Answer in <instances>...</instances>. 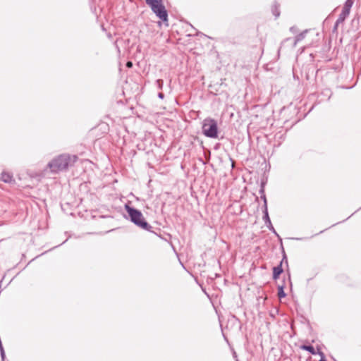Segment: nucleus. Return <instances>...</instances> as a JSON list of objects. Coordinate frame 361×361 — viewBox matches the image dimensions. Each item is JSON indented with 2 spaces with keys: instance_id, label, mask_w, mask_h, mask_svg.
Returning a JSON list of instances; mask_svg holds the SVG:
<instances>
[{
  "instance_id": "17",
  "label": "nucleus",
  "mask_w": 361,
  "mask_h": 361,
  "mask_svg": "<svg viewBox=\"0 0 361 361\" xmlns=\"http://www.w3.org/2000/svg\"><path fill=\"white\" fill-rule=\"evenodd\" d=\"M5 353L2 343L0 345V353Z\"/></svg>"
},
{
  "instance_id": "21",
  "label": "nucleus",
  "mask_w": 361,
  "mask_h": 361,
  "mask_svg": "<svg viewBox=\"0 0 361 361\" xmlns=\"http://www.w3.org/2000/svg\"><path fill=\"white\" fill-rule=\"evenodd\" d=\"M289 40H290V38H289V37H288V38L285 39L282 42L281 45H283L285 42H288V41H289Z\"/></svg>"
},
{
  "instance_id": "24",
  "label": "nucleus",
  "mask_w": 361,
  "mask_h": 361,
  "mask_svg": "<svg viewBox=\"0 0 361 361\" xmlns=\"http://www.w3.org/2000/svg\"><path fill=\"white\" fill-rule=\"evenodd\" d=\"M73 158H74V160H73V162H74L77 157H76V156H74Z\"/></svg>"
},
{
  "instance_id": "22",
  "label": "nucleus",
  "mask_w": 361,
  "mask_h": 361,
  "mask_svg": "<svg viewBox=\"0 0 361 361\" xmlns=\"http://www.w3.org/2000/svg\"><path fill=\"white\" fill-rule=\"evenodd\" d=\"M290 31L292 32H295V27H291L290 28Z\"/></svg>"
},
{
  "instance_id": "13",
  "label": "nucleus",
  "mask_w": 361,
  "mask_h": 361,
  "mask_svg": "<svg viewBox=\"0 0 361 361\" xmlns=\"http://www.w3.org/2000/svg\"><path fill=\"white\" fill-rule=\"evenodd\" d=\"M278 296L279 298H284L286 296V293L283 290V286H279V288H278Z\"/></svg>"
},
{
  "instance_id": "2",
  "label": "nucleus",
  "mask_w": 361,
  "mask_h": 361,
  "mask_svg": "<svg viewBox=\"0 0 361 361\" xmlns=\"http://www.w3.org/2000/svg\"><path fill=\"white\" fill-rule=\"evenodd\" d=\"M71 163V157L68 154H61L48 164L51 172L56 173L66 170Z\"/></svg>"
},
{
  "instance_id": "9",
  "label": "nucleus",
  "mask_w": 361,
  "mask_h": 361,
  "mask_svg": "<svg viewBox=\"0 0 361 361\" xmlns=\"http://www.w3.org/2000/svg\"><path fill=\"white\" fill-rule=\"evenodd\" d=\"M307 32V30H305L302 32H300V34H298L294 39L293 40V47H295L297 44L300 42L301 40H302L305 36H306V33Z\"/></svg>"
},
{
  "instance_id": "23",
  "label": "nucleus",
  "mask_w": 361,
  "mask_h": 361,
  "mask_svg": "<svg viewBox=\"0 0 361 361\" xmlns=\"http://www.w3.org/2000/svg\"><path fill=\"white\" fill-rule=\"evenodd\" d=\"M319 361H327V360H326V358H325V357H324V358H321V359L319 360Z\"/></svg>"
},
{
  "instance_id": "5",
  "label": "nucleus",
  "mask_w": 361,
  "mask_h": 361,
  "mask_svg": "<svg viewBox=\"0 0 361 361\" xmlns=\"http://www.w3.org/2000/svg\"><path fill=\"white\" fill-rule=\"evenodd\" d=\"M354 4L353 0H346L343 6L341 13L338 16V22L343 23L345 19L348 17L350 9Z\"/></svg>"
},
{
  "instance_id": "12",
  "label": "nucleus",
  "mask_w": 361,
  "mask_h": 361,
  "mask_svg": "<svg viewBox=\"0 0 361 361\" xmlns=\"http://www.w3.org/2000/svg\"><path fill=\"white\" fill-rule=\"evenodd\" d=\"M259 192L261 195V198L264 201V204H265V202L267 204V201L266 195L264 194V183H262L261 188H260Z\"/></svg>"
},
{
  "instance_id": "18",
  "label": "nucleus",
  "mask_w": 361,
  "mask_h": 361,
  "mask_svg": "<svg viewBox=\"0 0 361 361\" xmlns=\"http://www.w3.org/2000/svg\"><path fill=\"white\" fill-rule=\"evenodd\" d=\"M1 361L5 360V357H6L5 353H1Z\"/></svg>"
},
{
  "instance_id": "4",
  "label": "nucleus",
  "mask_w": 361,
  "mask_h": 361,
  "mask_svg": "<svg viewBox=\"0 0 361 361\" xmlns=\"http://www.w3.org/2000/svg\"><path fill=\"white\" fill-rule=\"evenodd\" d=\"M202 133L209 138L218 137V126L215 119L210 117L206 118L202 123Z\"/></svg>"
},
{
  "instance_id": "14",
  "label": "nucleus",
  "mask_w": 361,
  "mask_h": 361,
  "mask_svg": "<svg viewBox=\"0 0 361 361\" xmlns=\"http://www.w3.org/2000/svg\"><path fill=\"white\" fill-rule=\"evenodd\" d=\"M341 23H339V22H338V19H337V20H336V23H335V24H334V27H333V32H336V31H337L338 27V25H339L340 24H341Z\"/></svg>"
},
{
  "instance_id": "8",
  "label": "nucleus",
  "mask_w": 361,
  "mask_h": 361,
  "mask_svg": "<svg viewBox=\"0 0 361 361\" xmlns=\"http://www.w3.org/2000/svg\"><path fill=\"white\" fill-rule=\"evenodd\" d=\"M1 180L6 183H11L14 181L13 175L8 172H2L1 175Z\"/></svg>"
},
{
  "instance_id": "11",
  "label": "nucleus",
  "mask_w": 361,
  "mask_h": 361,
  "mask_svg": "<svg viewBox=\"0 0 361 361\" xmlns=\"http://www.w3.org/2000/svg\"><path fill=\"white\" fill-rule=\"evenodd\" d=\"M271 12L276 18H278L280 16L279 4L277 2H274L272 6Z\"/></svg>"
},
{
  "instance_id": "10",
  "label": "nucleus",
  "mask_w": 361,
  "mask_h": 361,
  "mask_svg": "<svg viewBox=\"0 0 361 361\" xmlns=\"http://www.w3.org/2000/svg\"><path fill=\"white\" fill-rule=\"evenodd\" d=\"M300 348L304 350L308 351L312 355H317V352H316L314 348L311 345H302L300 346Z\"/></svg>"
},
{
  "instance_id": "16",
  "label": "nucleus",
  "mask_w": 361,
  "mask_h": 361,
  "mask_svg": "<svg viewBox=\"0 0 361 361\" xmlns=\"http://www.w3.org/2000/svg\"><path fill=\"white\" fill-rule=\"evenodd\" d=\"M156 82H157V85H158L159 88V89H162L163 84H164L163 80H161V79H159V80H157Z\"/></svg>"
},
{
  "instance_id": "3",
  "label": "nucleus",
  "mask_w": 361,
  "mask_h": 361,
  "mask_svg": "<svg viewBox=\"0 0 361 361\" xmlns=\"http://www.w3.org/2000/svg\"><path fill=\"white\" fill-rule=\"evenodd\" d=\"M145 2L160 20L168 22V12L162 0H145Z\"/></svg>"
},
{
  "instance_id": "15",
  "label": "nucleus",
  "mask_w": 361,
  "mask_h": 361,
  "mask_svg": "<svg viewBox=\"0 0 361 361\" xmlns=\"http://www.w3.org/2000/svg\"><path fill=\"white\" fill-rule=\"evenodd\" d=\"M316 352L317 354H318L321 357V358L325 357L324 353L319 348H317V350H316Z\"/></svg>"
},
{
  "instance_id": "6",
  "label": "nucleus",
  "mask_w": 361,
  "mask_h": 361,
  "mask_svg": "<svg viewBox=\"0 0 361 361\" xmlns=\"http://www.w3.org/2000/svg\"><path fill=\"white\" fill-rule=\"evenodd\" d=\"M283 259L280 262L279 264L273 268V279L274 280H276L277 279H279V276L283 273V269L282 268V264H283V262H285L286 264H288V259H287L286 255L283 249Z\"/></svg>"
},
{
  "instance_id": "19",
  "label": "nucleus",
  "mask_w": 361,
  "mask_h": 361,
  "mask_svg": "<svg viewBox=\"0 0 361 361\" xmlns=\"http://www.w3.org/2000/svg\"><path fill=\"white\" fill-rule=\"evenodd\" d=\"M158 97H159V98H160V99H163V98L164 97V93H162V92H159V93L158 94Z\"/></svg>"
},
{
  "instance_id": "1",
  "label": "nucleus",
  "mask_w": 361,
  "mask_h": 361,
  "mask_svg": "<svg viewBox=\"0 0 361 361\" xmlns=\"http://www.w3.org/2000/svg\"><path fill=\"white\" fill-rule=\"evenodd\" d=\"M125 209L128 214L130 221L135 226L143 230L152 231V226L147 222L140 210L129 206L128 204H125Z\"/></svg>"
},
{
  "instance_id": "20",
  "label": "nucleus",
  "mask_w": 361,
  "mask_h": 361,
  "mask_svg": "<svg viewBox=\"0 0 361 361\" xmlns=\"http://www.w3.org/2000/svg\"><path fill=\"white\" fill-rule=\"evenodd\" d=\"M126 66L128 67H132L133 63L131 61H128L127 63H126Z\"/></svg>"
},
{
  "instance_id": "7",
  "label": "nucleus",
  "mask_w": 361,
  "mask_h": 361,
  "mask_svg": "<svg viewBox=\"0 0 361 361\" xmlns=\"http://www.w3.org/2000/svg\"><path fill=\"white\" fill-rule=\"evenodd\" d=\"M263 213H264L263 220L265 223V225L270 231H272L274 233H276L274 228L273 227L271 220H270V218L269 216L267 204L266 203H265V204L263 205Z\"/></svg>"
}]
</instances>
